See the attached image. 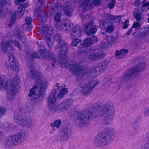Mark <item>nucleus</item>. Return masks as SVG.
<instances>
[{
  "instance_id": "obj_36",
  "label": "nucleus",
  "mask_w": 149,
  "mask_h": 149,
  "mask_svg": "<svg viewBox=\"0 0 149 149\" xmlns=\"http://www.w3.org/2000/svg\"><path fill=\"white\" fill-rule=\"evenodd\" d=\"M63 9V7L61 5H57L56 6H54L52 7V8L50 10V13H52L55 12L57 10H61Z\"/></svg>"
},
{
  "instance_id": "obj_46",
  "label": "nucleus",
  "mask_w": 149,
  "mask_h": 149,
  "mask_svg": "<svg viewBox=\"0 0 149 149\" xmlns=\"http://www.w3.org/2000/svg\"><path fill=\"white\" fill-rule=\"evenodd\" d=\"M128 22L129 20L127 19L125 20V22L123 23L122 24L123 25V26L122 27L123 29H124L127 28L128 24L127 23Z\"/></svg>"
},
{
  "instance_id": "obj_17",
  "label": "nucleus",
  "mask_w": 149,
  "mask_h": 149,
  "mask_svg": "<svg viewBox=\"0 0 149 149\" xmlns=\"http://www.w3.org/2000/svg\"><path fill=\"white\" fill-rule=\"evenodd\" d=\"M145 66V63L142 62L141 63H139L125 72V73L129 77H131L138 72H141L144 69Z\"/></svg>"
},
{
  "instance_id": "obj_51",
  "label": "nucleus",
  "mask_w": 149,
  "mask_h": 149,
  "mask_svg": "<svg viewBox=\"0 0 149 149\" xmlns=\"http://www.w3.org/2000/svg\"><path fill=\"white\" fill-rule=\"evenodd\" d=\"M29 5L28 3H25L24 4H22L20 5L19 6L25 9V8L27 7Z\"/></svg>"
},
{
  "instance_id": "obj_54",
  "label": "nucleus",
  "mask_w": 149,
  "mask_h": 149,
  "mask_svg": "<svg viewBox=\"0 0 149 149\" xmlns=\"http://www.w3.org/2000/svg\"><path fill=\"white\" fill-rule=\"evenodd\" d=\"M132 31V28H131L129 31L126 33V34L127 35H129Z\"/></svg>"
},
{
  "instance_id": "obj_11",
  "label": "nucleus",
  "mask_w": 149,
  "mask_h": 149,
  "mask_svg": "<svg viewBox=\"0 0 149 149\" xmlns=\"http://www.w3.org/2000/svg\"><path fill=\"white\" fill-rule=\"evenodd\" d=\"M62 15L60 12H57L55 15L54 18L56 22L55 24V27L58 30L65 31H70L72 25L69 24L70 21L68 19H63L60 21Z\"/></svg>"
},
{
  "instance_id": "obj_7",
  "label": "nucleus",
  "mask_w": 149,
  "mask_h": 149,
  "mask_svg": "<svg viewBox=\"0 0 149 149\" xmlns=\"http://www.w3.org/2000/svg\"><path fill=\"white\" fill-rule=\"evenodd\" d=\"M26 138V132L24 130L9 137L4 143V146L7 148H11L24 142Z\"/></svg>"
},
{
  "instance_id": "obj_40",
  "label": "nucleus",
  "mask_w": 149,
  "mask_h": 149,
  "mask_svg": "<svg viewBox=\"0 0 149 149\" xmlns=\"http://www.w3.org/2000/svg\"><path fill=\"white\" fill-rule=\"evenodd\" d=\"M81 41V40L80 39L76 38H74L71 44L74 46H76Z\"/></svg>"
},
{
  "instance_id": "obj_62",
  "label": "nucleus",
  "mask_w": 149,
  "mask_h": 149,
  "mask_svg": "<svg viewBox=\"0 0 149 149\" xmlns=\"http://www.w3.org/2000/svg\"><path fill=\"white\" fill-rule=\"evenodd\" d=\"M109 81H110L111 79L110 77H109Z\"/></svg>"
},
{
  "instance_id": "obj_58",
  "label": "nucleus",
  "mask_w": 149,
  "mask_h": 149,
  "mask_svg": "<svg viewBox=\"0 0 149 149\" xmlns=\"http://www.w3.org/2000/svg\"><path fill=\"white\" fill-rule=\"evenodd\" d=\"M50 7L49 6H48L47 7V10L48 11V10L49 9H50Z\"/></svg>"
},
{
  "instance_id": "obj_8",
  "label": "nucleus",
  "mask_w": 149,
  "mask_h": 149,
  "mask_svg": "<svg viewBox=\"0 0 149 149\" xmlns=\"http://www.w3.org/2000/svg\"><path fill=\"white\" fill-rule=\"evenodd\" d=\"M114 107L111 104L105 105L101 113V117L104 123L106 125L110 123L113 120Z\"/></svg>"
},
{
  "instance_id": "obj_50",
  "label": "nucleus",
  "mask_w": 149,
  "mask_h": 149,
  "mask_svg": "<svg viewBox=\"0 0 149 149\" xmlns=\"http://www.w3.org/2000/svg\"><path fill=\"white\" fill-rule=\"evenodd\" d=\"M145 149H149V134L148 135V141L145 145Z\"/></svg>"
},
{
  "instance_id": "obj_59",
  "label": "nucleus",
  "mask_w": 149,
  "mask_h": 149,
  "mask_svg": "<svg viewBox=\"0 0 149 149\" xmlns=\"http://www.w3.org/2000/svg\"><path fill=\"white\" fill-rule=\"evenodd\" d=\"M30 53H28V55L26 56V58H27V55H30Z\"/></svg>"
},
{
  "instance_id": "obj_4",
  "label": "nucleus",
  "mask_w": 149,
  "mask_h": 149,
  "mask_svg": "<svg viewBox=\"0 0 149 149\" xmlns=\"http://www.w3.org/2000/svg\"><path fill=\"white\" fill-rule=\"evenodd\" d=\"M116 132L113 128L104 130L96 136L94 144L96 146H104L109 144L116 136Z\"/></svg>"
},
{
  "instance_id": "obj_52",
  "label": "nucleus",
  "mask_w": 149,
  "mask_h": 149,
  "mask_svg": "<svg viewBox=\"0 0 149 149\" xmlns=\"http://www.w3.org/2000/svg\"><path fill=\"white\" fill-rule=\"evenodd\" d=\"M26 0H15L14 3L17 4H19L20 3L22 2L25 1Z\"/></svg>"
},
{
  "instance_id": "obj_9",
  "label": "nucleus",
  "mask_w": 149,
  "mask_h": 149,
  "mask_svg": "<svg viewBox=\"0 0 149 149\" xmlns=\"http://www.w3.org/2000/svg\"><path fill=\"white\" fill-rule=\"evenodd\" d=\"M15 121L20 125L30 128L34 125L33 119L21 113H15L13 116Z\"/></svg>"
},
{
  "instance_id": "obj_41",
  "label": "nucleus",
  "mask_w": 149,
  "mask_h": 149,
  "mask_svg": "<svg viewBox=\"0 0 149 149\" xmlns=\"http://www.w3.org/2000/svg\"><path fill=\"white\" fill-rule=\"evenodd\" d=\"M6 0H1L0 1V13L2 11V7L7 4Z\"/></svg>"
},
{
  "instance_id": "obj_56",
  "label": "nucleus",
  "mask_w": 149,
  "mask_h": 149,
  "mask_svg": "<svg viewBox=\"0 0 149 149\" xmlns=\"http://www.w3.org/2000/svg\"><path fill=\"white\" fill-rule=\"evenodd\" d=\"M134 128L135 129H138L139 128V127L138 125H137L136 127H134Z\"/></svg>"
},
{
  "instance_id": "obj_21",
  "label": "nucleus",
  "mask_w": 149,
  "mask_h": 149,
  "mask_svg": "<svg viewBox=\"0 0 149 149\" xmlns=\"http://www.w3.org/2000/svg\"><path fill=\"white\" fill-rule=\"evenodd\" d=\"M46 8L45 9L42 7H40L37 10L35 13V15L37 18L42 19L47 15Z\"/></svg>"
},
{
  "instance_id": "obj_30",
  "label": "nucleus",
  "mask_w": 149,
  "mask_h": 149,
  "mask_svg": "<svg viewBox=\"0 0 149 149\" xmlns=\"http://www.w3.org/2000/svg\"><path fill=\"white\" fill-rule=\"evenodd\" d=\"M129 79V77H128L125 73L123 76L121 77V79L120 81H118L117 82V83L119 86L121 87Z\"/></svg>"
},
{
  "instance_id": "obj_25",
  "label": "nucleus",
  "mask_w": 149,
  "mask_h": 149,
  "mask_svg": "<svg viewBox=\"0 0 149 149\" xmlns=\"http://www.w3.org/2000/svg\"><path fill=\"white\" fill-rule=\"evenodd\" d=\"M59 83H57L55 86L57 87V89L59 90V93L58 95V97L59 98H62L63 96L68 92V90L67 88L64 87L63 85L60 86Z\"/></svg>"
},
{
  "instance_id": "obj_53",
  "label": "nucleus",
  "mask_w": 149,
  "mask_h": 149,
  "mask_svg": "<svg viewBox=\"0 0 149 149\" xmlns=\"http://www.w3.org/2000/svg\"><path fill=\"white\" fill-rule=\"evenodd\" d=\"M114 18L117 22H120L121 20V17L120 16H117L114 17Z\"/></svg>"
},
{
  "instance_id": "obj_1",
  "label": "nucleus",
  "mask_w": 149,
  "mask_h": 149,
  "mask_svg": "<svg viewBox=\"0 0 149 149\" xmlns=\"http://www.w3.org/2000/svg\"><path fill=\"white\" fill-rule=\"evenodd\" d=\"M26 38L24 36L22 32L20 30L15 31L12 41H5L3 40L1 45V48L3 52L7 54L9 58V61L10 68L13 70L18 72V69L16 64L13 53L11 52L14 50L11 45L13 43L14 45L19 50L23 49L22 48L25 45V41Z\"/></svg>"
},
{
  "instance_id": "obj_44",
  "label": "nucleus",
  "mask_w": 149,
  "mask_h": 149,
  "mask_svg": "<svg viewBox=\"0 0 149 149\" xmlns=\"http://www.w3.org/2000/svg\"><path fill=\"white\" fill-rule=\"evenodd\" d=\"M140 27L141 24L140 23L138 22H136L133 23L132 28H136Z\"/></svg>"
},
{
  "instance_id": "obj_39",
  "label": "nucleus",
  "mask_w": 149,
  "mask_h": 149,
  "mask_svg": "<svg viewBox=\"0 0 149 149\" xmlns=\"http://www.w3.org/2000/svg\"><path fill=\"white\" fill-rule=\"evenodd\" d=\"M111 16L108 14L104 13L102 14V17L103 19L105 20V21H109V19L111 18Z\"/></svg>"
},
{
  "instance_id": "obj_18",
  "label": "nucleus",
  "mask_w": 149,
  "mask_h": 149,
  "mask_svg": "<svg viewBox=\"0 0 149 149\" xmlns=\"http://www.w3.org/2000/svg\"><path fill=\"white\" fill-rule=\"evenodd\" d=\"M72 102V100L70 99L65 100L61 102L56 106L54 112L59 113L67 110Z\"/></svg>"
},
{
  "instance_id": "obj_47",
  "label": "nucleus",
  "mask_w": 149,
  "mask_h": 149,
  "mask_svg": "<svg viewBox=\"0 0 149 149\" xmlns=\"http://www.w3.org/2000/svg\"><path fill=\"white\" fill-rule=\"evenodd\" d=\"M144 113L146 116H149V107H146L144 110Z\"/></svg>"
},
{
  "instance_id": "obj_45",
  "label": "nucleus",
  "mask_w": 149,
  "mask_h": 149,
  "mask_svg": "<svg viewBox=\"0 0 149 149\" xmlns=\"http://www.w3.org/2000/svg\"><path fill=\"white\" fill-rule=\"evenodd\" d=\"M107 66V64L105 62H104L101 65L99 66L100 67V69L101 71L106 68Z\"/></svg>"
},
{
  "instance_id": "obj_64",
  "label": "nucleus",
  "mask_w": 149,
  "mask_h": 149,
  "mask_svg": "<svg viewBox=\"0 0 149 149\" xmlns=\"http://www.w3.org/2000/svg\"><path fill=\"white\" fill-rule=\"evenodd\" d=\"M148 9H149V7H148Z\"/></svg>"
},
{
  "instance_id": "obj_26",
  "label": "nucleus",
  "mask_w": 149,
  "mask_h": 149,
  "mask_svg": "<svg viewBox=\"0 0 149 149\" xmlns=\"http://www.w3.org/2000/svg\"><path fill=\"white\" fill-rule=\"evenodd\" d=\"M107 41L104 40L102 43L101 47L103 48H107L108 43H111L116 42L117 40L112 36H106Z\"/></svg>"
},
{
  "instance_id": "obj_13",
  "label": "nucleus",
  "mask_w": 149,
  "mask_h": 149,
  "mask_svg": "<svg viewBox=\"0 0 149 149\" xmlns=\"http://www.w3.org/2000/svg\"><path fill=\"white\" fill-rule=\"evenodd\" d=\"M80 9L82 11L85 12L91 8L92 4L97 6L101 4L100 0H93V3L91 0H79V2Z\"/></svg>"
},
{
  "instance_id": "obj_34",
  "label": "nucleus",
  "mask_w": 149,
  "mask_h": 149,
  "mask_svg": "<svg viewBox=\"0 0 149 149\" xmlns=\"http://www.w3.org/2000/svg\"><path fill=\"white\" fill-rule=\"evenodd\" d=\"M110 21H104L103 20H100L99 22L100 27L102 29H105L106 27Z\"/></svg>"
},
{
  "instance_id": "obj_16",
  "label": "nucleus",
  "mask_w": 149,
  "mask_h": 149,
  "mask_svg": "<svg viewBox=\"0 0 149 149\" xmlns=\"http://www.w3.org/2000/svg\"><path fill=\"white\" fill-rule=\"evenodd\" d=\"M94 47H91L88 51L87 54L88 58L90 60L95 61L100 59L104 57L106 54L101 52H95Z\"/></svg>"
},
{
  "instance_id": "obj_15",
  "label": "nucleus",
  "mask_w": 149,
  "mask_h": 149,
  "mask_svg": "<svg viewBox=\"0 0 149 149\" xmlns=\"http://www.w3.org/2000/svg\"><path fill=\"white\" fill-rule=\"evenodd\" d=\"M42 29V28H40L41 34L45 39L48 47L51 48L52 47L53 45L50 40L51 33L53 30V28L50 27L48 28L45 26Z\"/></svg>"
},
{
  "instance_id": "obj_5",
  "label": "nucleus",
  "mask_w": 149,
  "mask_h": 149,
  "mask_svg": "<svg viewBox=\"0 0 149 149\" xmlns=\"http://www.w3.org/2000/svg\"><path fill=\"white\" fill-rule=\"evenodd\" d=\"M66 66L70 69L74 75L79 77H81L83 75L89 74L92 77H95L97 75L99 71H100V67L97 66H95L90 70L89 73H88L86 69L83 67L80 66L75 61L72 62L70 63H68Z\"/></svg>"
},
{
  "instance_id": "obj_20",
  "label": "nucleus",
  "mask_w": 149,
  "mask_h": 149,
  "mask_svg": "<svg viewBox=\"0 0 149 149\" xmlns=\"http://www.w3.org/2000/svg\"><path fill=\"white\" fill-rule=\"evenodd\" d=\"M93 22L92 21H90L84 26V28L86 33L89 35L95 34L97 29V26L93 25Z\"/></svg>"
},
{
  "instance_id": "obj_23",
  "label": "nucleus",
  "mask_w": 149,
  "mask_h": 149,
  "mask_svg": "<svg viewBox=\"0 0 149 149\" xmlns=\"http://www.w3.org/2000/svg\"><path fill=\"white\" fill-rule=\"evenodd\" d=\"M82 32V29L80 27L75 26L73 28L70 36L72 38L74 37H79L81 35Z\"/></svg>"
},
{
  "instance_id": "obj_35",
  "label": "nucleus",
  "mask_w": 149,
  "mask_h": 149,
  "mask_svg": "<svg viewBox=\"0 0 149 149\" xmlns=\"http://www.w3.org/2000/svg\"><path fill=\"white\" fill-rule=\"evenodd\" d=\"M16 19V13L15 12H13L11 13L10 23L8 24V26L10 27L13 25L15 22Z\"/></svg>"
},
{
  "instance_id": "obj_12",
  "label": "nucleus",
  "mask_w": 149,
  "mask_h": 149,
  "mask_svg": "<svg viewBox=\"0 0 149 149\" xmlns=\"http://www.w3.org/2000/svg\"><path fill=\"white\" fill-rule=\"evenodd\" d=\"M98 84V82L95 80H90L88 81L82 82L79 84L80 91L83 95H88L91 91Z\"/></svg>"
},
{
  "instance_id": "obj_22",
  "label": "nucleus",
  "mask_w": 149,
  "mask_h": 149,
  "mask_svg": "<svg viewBox=\"0 0 149 149\" xmlns=\"http://www.w3.org/2000/svg\"><path fill=\"white\" fill-rule=\"evenodd\" d=\"M74 10V7L69 2H67L64 4V11L65 14L68 16L72 15V12Z\"/></svg>"
},
{
  "instance_id": "obj_10",
  "label": "nucleus",
  "mask_w": 149,
  "mask_h": 149,
  "mask_svg": "<svg viewBox=\"0 0 149 149\" xmlns=\"http://www.w3.org/2000/svg\"><path fill=\"white\" fill-rule=\"evenodd\" d=\"M92 114V112L88 111H81L78 113L75 119L76 125L82 127L88 123Z\"/></svg>"
},
{
  "instance_id": "obj_43",
  "label": "nucleus",
  "mask_w": 149,
  "mask_h": 149,
  "mask_svg": "<svg viewBox=\"0 0 149 149\" xmlns=\"http://www.w3.org/2000/svg\"><path fill=\"white\" fill-rule=\"evenodd\" d=\"M90 38L91 39L92 44L97 42L98 41V38L95 36H93Z\"/></svg>"
},
{
  "instance_id": "obj_2",
  "label": "nucleus",
  "mask_w": 149,
  "mask_h": 149,
  "mask_svg": "<svg viewBox=\"0 0 149 149\" xmlns=\"http://www.w3.org/2000/svg\"><path fill=\"white\" fill-rule=\"evenodd\" d=\"M27 66L30 72V78H35L36 81L35 85L29 90L28 96L29 97L32 96L34 98L36 99L38 94L41 95L45 94V91L47 88V81L45 78L38 76V73L34 70L33 63L29 62Z\"/></svg>"
},
{
  "instance_id": "obj_27",
  "label": "nucleus",
  "mask_w": 149,
  "mask_h": 149,
  "mask_svg": "<svg viewBox=\"0 0 149 149\" xmlns=\"http://www.w3.org/2000/svg\"><path fill=\"white\" fill-rule=\"evenodd\" d=\"M25 22L26 24H24L23 26L24 29L30 30L32 28L31 24L32 22V19L30 17H27L25 19Z\"/></svg>"
},
{
  "instance_id": "obj_24",
  "label": "nucleus",
  "mask_w": 149,
  "mask_h": 149,
  "mask_svg": "<svg viewBox=\"0 0 149 149\" xmlns=\"http://www.w3.org/2000/svg\"><path fill=\"white\" fill-rule=\"evenodd\" d=\"M92 44L91 39L90 38H86L84 41V45L80 44L79 47V51L80 53H84L86 48L84 46L89 47Z\"/></svg>"
},
{
  "instance_id": "obj_49",
  "label": "nucleus",
  "mask_w": 149,
  "mask_h": 149,
  "mask_svg": "<svg viewBox=\"0 0 149 149\" xmlns=\"http://www.w3.org/2000/svg\"><path fill=\"white\" fill-rule=\"evenodd\" d=\"M146 1V0H136L135 3L136 5L141 4Z\"/></svg>"
},
{
  "instance_id": "obj_63",
  "label": "nucleus",
  "mask_w": 149,
  "mask_h": 149,
  "mask_svg": "<svg viewBox=\"0 0 149 149\" xmlns=\"http://www.w3.org/2000/svg\"><path fill=\"white\" fill-rule=\"evenodd\" d=\"M42 46H43V43H42Z\"/></svg>"
},
{
  "instance_id": "obj_61",
  "label": "nucleus",
  "mask_w": 149,
  "mask_h": 149,
  "mask_svg": "<svg viewBox=\"0 0 149 149\" xmlns=\"http://www.w3.org/2000/svg\"><path fill=\"white\" fill-rule=\"evenodd\" d=\"M2 133L1 132H0V136L2 135Z\"/></svg>"
},
{
  "instance_id": "obj_57",
  "label": "nucleus",
  "mask_w": 149,
  "mask_h": 149,
  "mask_svg": "<svg viewBox=\"0 0 149 149\" xmlns=\"http://www.w3.org/2000/svg\"><path fill=\"white\" fill-rule=\"evenodd\" d=\"M147 15L149 16V17L147 18V22L148 23H149V13L147 14Z\"/></svg>"
},
{
  "instance_id": "obj_38",
  "label": "nucleus",
  "mask_w": 149,
  "mask_h": 149,
  "mask_svg": "<svg viewBox=\"0 0 149 149\" xmlns=\"http://www.w3.org/2000/svg\"><path fill=\"white\" fill-rule=\"evenodd\" d=\"M39 58H44L46 57L45 54L47 52H44L42 49H40L39 50Z\"/></svg>"
},
{
  "instance_id": "obj_19",
  "label": "nucleus",
  "mask_w": 149,
  "mask_h": 149,
  "mask_svg": "<svg viewBox=\"0 0 149 149\" xmlns=\"http://www.w3.org/2000/svg\"><path fill=\"white\" fill-rule=\"evenodd\" d=\"M70 133V127L67 125H65L62 127L60 135L56 137V139L62 141H66L68 138V134Z\"/></svg>"
},
{
  "instance_id": "obj_33",
  "label": "nucleus",
  "mask_w": 149,
  "mask_h": 149,
  "mask_svg": "<svg viewBox=\"0 0 149 149\" xmlns=\"http://www.w3.org/2000/svg\"><path fill=\"white\" fill-rule=\"evenodd\" d=\"M114 25L113 23L110 22H109L106 28V30L105 31L109 33H112L114 30Z\"/></svg>"
},
{
  "instance_id": "obj_14",
  "label": "nucleus",
  "mask_w": 149,
  "mask_h": 149,
  "mask_svg": "<svg viewBox=\"0 0 149 149\" xmlns=\"http://www.w3.org/2000/svg\"><path fill=\"white\" fill-rule=\"evenodd\" d=\"M57 91L56 90L53 89L51 92L47 101V105L49 109L51 111L54 112L56 106L57 100Z\"/></svg>"
},
{
  "instance_id": "obj_37",
  "label": "nucleus",
  "mask_w": 149,
  "mask_h": 149,
  "mask_svg": "<svg viewBox=\"0 0 149 149\" xmlns=\"http://www.w3.org/2000/svg\"><path fill=\"white\" fill-rule=\"evenodd\" d=\"M25 10V9L23 8L20 6H19L18 8V14L19 15L20 17H21L23 15Z\"/></svg>"
},
{
  "instance_id": "obj_42",
  "label": "nucleus",
  "mask_w": 149,
  "mask_h": 149,
  "mask_svg": "<svg viewBox=\"0 0 149 149\" xmlns=\"http://www.w3.org/2000/svg\"><path fill=\"white\" fill-rule=\"evenodd\" d=\"M115 3V1L114 0H112L108 5V8L110 9H112L113 8Z\"/></svg>"
},
{
  "instance_id": "obj_28",
  "label": "nucleus",
  "mask_w": 149,
  "mask_h": 149,
  "mask_svg": "<svg viewBox=\"0 0 149 149\" xmlns=\"http://www.w3.org/2000/svg\"><path fill=\"white\" fill-rule=\"evenodd\" d=\"M47 58L49 60L52 61L53 63L52 64V66L54 67V64L56 62L57 60L54 54L50 51L47 52Z\"/></svg>"
},
{
  "instance_id": "obj_48",
  "label": "nucleus",
  "mask_w": 149,
  "mask_h": 149,
  "mask_svg": "<svg viewBox=\"0 0 149 149\" xmlns=\"http://www.w3.org/2000/svg\"><path fill=\"white\" fill-rule=\"evenodd\" d=\"M39 55H37L36 53H33L31 55V56L29 58L32 59L35 58H39Z\"/></svg>"
},
{
  "instance_id": "obj_55",
  "label": "nucleus",
  "mask_w": 149,
  "mask_h": 149,
  "mask_svg": "<svg viewBox=\"0 0 149 149\" xmlns=\"http://www.w3.org/2000/svg\"><path fill=\"white\" fill-rule=\"evenodd\" d=\"M149 5V2H147V3H144V4H143L142 5V6L143 7H144L146 6H148Z\"/></svg>"
},
{
  "instance_id": "obj_31",
  "label": "nucleus",
  "mask_w": 149,
  "mask_h": 149,
  "mask_svg": "<svg viewBox=\"0 0 149 149\" xmlns=\"http://www.w3.org/2000/svg\"><path fill=\"white\" fill-rule=\"evenodd\" d=\"M61 124V122L60 120L58 119L55 120L53 123L50 124V126L52 127L53 130H54V127H56L57 128H59Z\"/></svg>"
},
{
  "instance_id": "obj_3",
  "label": "nucleus",
  "mask_w": 149,
  "mask_h": 149,
  "mask_svg": "<svg viewBox=\"0 0 149 149\" xmlns=\"http://www.w3.org/2000/svg\"><path fill=\"white\" fill-rule=\"evenodd\" d=\"M19 77L16 76L11 81H5L2 76H0V89L6 90L7 98L13 100L15 97L19 88L18 85Z\"/></svg>"
},
{
  "instance_id": "obj_29",
  "label": "nucleus",
  "mask_w": 149,
  "mask_h": 149,
  "mask_svg": "<svg viewBox=\"0 0 149 149\" xmlns=\"http://www.w3.org/2000/svg\"><path fill=\"white\" fill-rule=\"evenodd\" d=\"M134 17L137 21H140L141 19L143 18V16L142 14L141 13L137 12V10L135 8L133 12Z\"/></svg>"
},
{
  "instance_id": "obj_60",
  "label": "nucleus",
  "mask_w": 149,
  "mask_h": 149,
  "mask_svg": "<svg viewBox=\"0 0 149 149\" xmlns=\"http://www.w3.org/2000/svg\"><path fill=\"white\" fill-rule=\"evenodd\" d=\"M140 8V9L141 8V7H139V8H138V9H139Z\"/></svg>"
},
{
  "instance_id": "obj_32",
  "label": "nucleus",
  "mask_w": 149,
  "mask_h": 149,
  "mask_svg": "<svg viewBox=\"0 0 149 149\" xmlns=\"http://www.w3.org/2000/svg\"><path fill=\"white\" fill-rule=\"evenodd\" d=\"M128 50L127 49H122L120 51H116L115 52V54L116 56L117 57V59L118 58V56H119L120 57H122L123 56H124L125 54L127 52Z\"/></svg>"
},
{
  "instance_id": "obj_6",
  "label": "nucleus",
  "mask_w": 149,
  "mask_h": 149,
  "mask_svg": "<svg viewBox=\"0 0 149 149\" xmlns=\"http://www.w3.org/2000/svg\"><path fill=\"white\" fill-rule=\"evenodd\" d=\"M54 39L58 42V45L55 47L56 52H59L58 60L61 63L64 64L65 66L67 65V55L68 48L66 42L63 40H61L60 36L56 35L54 37Z\"/></svg>"
}]
</instances>
